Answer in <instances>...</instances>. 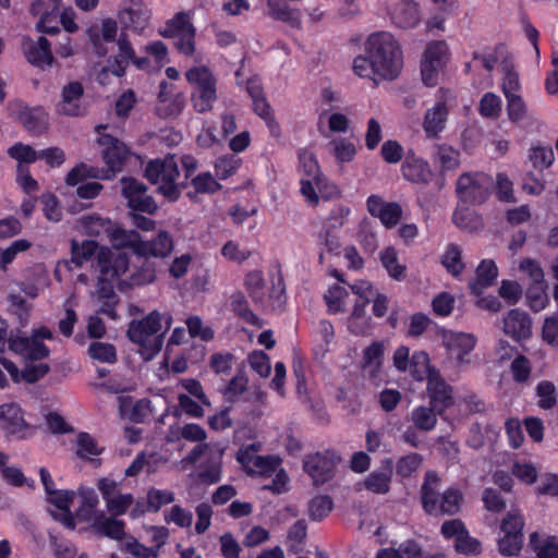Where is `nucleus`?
Masks as SVG:
<instances>
[{
  "label": "nucleus",
  "instance_id": "f257e3e1",
  "mask_svg": "<svg viewBox=\"0 0 558 558\" xmlns=\"http://www.w3.org/2000/svg\"><path fill=\"white\" fill-rule=\"evenodd\" d=\"M171 326V316L158 311L150 312L141 320H132L128 328L129 339L140 347L144 360H151L160 352L163 337Z\"/></svg>",
  "mask_w": 558,
  "mask_h": 558
},
{
  "label": "nucleus",
  "instance_id": "f03ea898",
  "mask_svg": "<svg viewBox=\"0 0 558 558\" xmlns=\"http://www.w3.org/2000/svg\"><path fill=\"white\" fill-rule=\"evenodd\" d=\"M439 476L434 471L425 474L421 486V501L424 511L434 517L454 515L460 512L464 500L460 489L450 487L442 494L439 492Z\"/></svg>",
  "mask_w": 558,
  "mask_h": 558
},
{
  "label": "nucleus",
  "instance_id": "7ed1b4c3",
  "mask_svg": "<svg viewBox=\"0 0 558 558\" xmlns=\"http://www.w3.org/2000/svg\"><path fill=\"white\" fill-rule=\"evenodd\" d=\"M367 54L373 58L375 72L383 78L393 80L403 65L402 51L389 33L373 34L367 40Z\"/></svg>",
  "mask_w": 558,
  "mask_h": 558
},
{
  "label": "nucleus",
  "instance_id": "20e7f679",
  "mask_svg": "<svg viewBox=\"0 0 558 558\" xmlns=\"http://www.w3.org/2000/svg\"><path fill=\"white\" fill-rule=\"evenodd\" d=\"M180 172L173 156L155 159L147 163L145 178L157 185V191L170 202L179 199L182 190L187 186L185 181L179 182Z\"/></svg>",
  "mask_w": 558,
  "mask_h": 558
},
{
  "label": "nucleus",
  "instance_id": "39448f33",
  "mask_svg": "<svg viewBox=\"0 0 558 558\" xmlns=\"http://www.w3.org/2000/svg\"><path fill=\"white\" fill-rule=\"evenodd\" d=\"M493 189V177L484 172H463L456 184V193L460 201L473 205L486 202Z\"/></svg>",
  "mask_w": 558,
  "mask_h": 558
},
{
  "label": "nucleus",
  "instance_id": "423d86ee",
  "mask_svg": "<svg viewBox=\"0 0 558 558\" xmlns=\"http://www.w3.org/2000/svg\"><path fill=\"white\" fill-rule=\"evenodd\" d=\"M52 338L53 335L47 327L34 330L31 337H27L22 331H17V336L10 341V351L29 361H40L47 357L50 352L41 340Z\"/></svg>",
  "mask_w": 558,
  "mask_h": 558
},
{
  "label": "nucleus",
  "instance_id": "0eeeda50",
  "mask_svg": "<svg viewBox=\"0 0 558 558\" xmlns=\"http://www.w3.org/2000/svg\"><path fill=\"white\" fill-rule=\"evenodd\" d=\"M159 34L166 38H173L177 49L186 56H192L195 51V28L190 22V16L180 12L168 21L166 26L159 31Z\"/></svg>",
  "mask_w": 558,
  "mask_h": 558
},
{
  "label": "nucleus",
  "instance_id": "6e6552de",
  "mask_svg": "<svg viewBox=\"0 0 558 558\" xmlns=\"http://www.w3.org/2000/svg\"><path fill=\"white\" fill-rule=\"evenodd\" d=\"M87 228L89 232L95 235H98L100 232L99 228H102L108 232L113 247L117 248L116 251L129 247L132 248L136 255L141 256L143 240L137 231L122 228L112 229L110 221L100 217H89Z\"/></svg>",
  "mask_w": 558,
  "mask_h": 558
},
{
  "label": "nucleus",
  "instance_id": "1a4fd4ad",
  "mask_svg": "<svg viewBox=\"0 0 558 558\" xmlns=\"http://www.w3.org/2000/svg\"><path fill=\"white\" fill-rule=\"evenodd\" d=\"M99 144L104 146L102 158L107 169L99 170L100 179L110 180L123 168L130 150L128 146L110 134L99 137Z\"/></svg>",
  "mask_w": 558,
  "mask_h": 558
},
{
  "label": "nucleus",
  "instance_id": "9d476101",
  "mask_svg": "<svg viewBox=\"0 0 558 558\" xmlns=\"http://www.w3.org/2000/svg\"><path fill=\"white\" fill-rule=\"evenodd\" d=\"M339 461L340 458L330 450L310 453L303 460V469L315 485H322L333 477Z\"/></svg>",
  "mask_w": 558,
  "mask_h": 558
},
{
  "label": "nucleus",
  "instance_id": "9b49d317",
  "mask_svg": "<svg viewBox=\"0 0 558 558\" xmlns=\"http://www.w3.org/2000/svg\"><path fill=\"white\" fill-rule=\"evenodd\" d=\"M120 182L122 196L132 210L146 214H154L157 210L155 198L147 193L148 189L143 182L129 177H123Z\"/></svg>",
  "mask_w": 558,
  "mask_h": 558
},
{
  "label": "nucleus",
  "instance_id": "f8f14e48",
  "mask_svg": "<svg viewBox=\"0 0 558 558\" xmlns=\"http://www.w3.org/2000/svg\"><path fill=\"white\" fill-rule=\"evenodd\" d=\"M84 87L78 81L65 84L60 94V100L56 105L58 114L65 117H84L88 112V106L83 101Z\"/></svg>",
  "mask_w": 558,
  "mask_h": 558
},
{
  "label": "nucleus",
  "instance_id": "ddd939ff",
  "mask_svg": "<svg viewBox=\"0 0 558 558\" xmlns=\"http://www.w3.org/2000/svg\"><path fill=\"white\" fill-rule=\"evenodd\" d=\"M441 343L448 356L461 366L470 363L466 356L474 350L476 338L471 333L446 330L441 332Z\"/></svg>",
  "mask_w": 558,
  "mask_h": 558
},
{
  "label": "nucleus",
  "instance_id": "4468645a",
  "mask_svg": "<svg viewBox=\"0 0 558 558\" xmlns=\"http://www.w3.org/2000/svg\"><path fill=\"white\" fill-rule=\"evenodd\" d=\"M99 275L118 281L126 272L130 266L129 256L120 251L101 248L97 255Z\"/></svg>",
  "mask_w": 558,
  "mask_h": 558
},
{
  "label": "nucleus",
  "instance_id": "2eb2a0df",
  "mask_svg": "<svg viewBox=\"0 0 558 558\" xmlns=\"http://www.w3.org/2000/svg\"><path fill=\"white\" fill-rule=\"evenodd\" d=\"M22 47L24 56L31 64L45 68L53 63L51 44L46 37L40 36L36 41L25 37Z\"/></svg>",
  "mask_w": 558,
  "mask_h": 558
},
{
  "label": "nucleus",
  "instance_id": "dca6fc26",
  "mask_svg": "<svg viewBox=\"0 0 558 558\" xmlns=\"http://www.w3.org/2000/svg\"><path fill=\"white\" fill-rule=\"evenodd\" d=\"M367 210L373 217L379 218L387 228L395 227L402 217V208L398 203H386L378 195H371L368 197Z\"/></svg>",
  "mask_w": 558,
  "mask_h": 558
},
{
  "label": "nucleus",
  "instance_id": "f3484780",
  "mask_svg": "<svg viewBox=\"0 0 558 558\" xmlns=\"http://www.w3.org/2000/svg\"><path fill=\"white\" fill-rule=\"evenodd\" d=\"M427 391L433 407L438 413L453 404L452 388L438 373H432L427 380Z\"/></svg>",
  "mask_w": 558,
  "mask_h": 558
},
{
  "label": "nucleus",
  "instance_id": "a211bd4d",
  "mask_svg": "<svg viewBox=\"0 0 558 558\" xmlns=\"http://www.w3.org/2000/svg\"><path fill=\"white\" fill-rule=\"evenodd\" d=\"M449 107L445 101H438L428 108L423 118V130L428 138H437L445 130Z\"/></svg>",
  "mask_w": 558,
  "mask_h": 558
},
{
  "label": "nucleus",
  "instance_id": "6ab92c4d",
  "mask_svg": "<svg viewBox=\"0 0 558 558\" xmlns=\"http://www.w3.org/2000/svg\"><path fill=\"white\" fill-rule=\"evenodd\" d=\"M392 474L393 461L391 458H386L378 470L371 472L364 478L363 485L374 494L385 495L390 490Z\"/></svg>",
  "mask_w": 558,
  "mask_h": 558
},
{
  "label": "nucleus",
  "instance_id": "aec40b11",
  "mask_svg": "<svg viewBox=\"0 0 558 558\" xmlns=\"http://www.w3.org/2000/svg\"><path fill=\"white\" fill-rule=\"evenodd\" d=\"M0 428L7 435H20L27 428L19 404L12 402L0 405Z\"/></svg>",
  "mask_w": 558,
  "mask_h": 558
},
{
  "label": "nucleus",
  "instance_id": "412c9836",
  "mask_svg": "<svg viewBox=\"0 0 558 558\" xmlns=\"http://www.w3.org/2000/svg\"><path fill=\"white\" fill-rule=\"evenodd\" d=\"M403 177L413 183L427 185L433 179V171L427 161L408 154L402 165Z\"/></svg>",
  "mask_w": 558,
  "mask_h": 558
},
{
  "label": "nucleus",
  "instance_id": "4be33fe9",
  "mask_svg": "<svg viewBox=\"0 0 558 558\" xmlns=\"http://www.w3.org/2000/svg\"><path fill=\"white\" fill-rule=\"evenodd\" d=\"M504 331L514 340L526 339L531 335V319L527 313L514 308L504 319Z\"/></svg>",
  "mask_w": 558,
  "mask_h": 558
},
{
  "label": "nucleus",
  "instance_id": "5701e85b",
  "mask_svg": "<svg viewBox=\"0 0 558 558\" xmlns=\"http://www.w3.org/2000/svg\"><path fill=\"white\" fill-rule=\"evenodd\" d=\"M92 526L98 534L114 541H122L126 535L124 521L107 517L104 511L95 514Z\"/></svg>",
  "mask_w": 558,
  "mask_h": 558
},
{
  "label": "nucleus",
  "instance_id": "b1692460",
  "mask_svg": "<svg viewBox=\"0 0 558 558\" xmlns=\"http://www.w3.org/2000/svg\"><path fill=\"white\" fill-rule=\"evenodd\" d=\"M498 276V268L494 260L484 259L476 268L475 277L470 280L469 289L472 294L480 295L485 289L493 286Z\"/></svg>",
  "mask_w": 558,
  "mask_h": 558
},
{
  "label": "nucleus",
  "instance_id": "393cba45",
  "mask_svg": "<svg viewBox=\"0 0 558 558\" xmlns=\"http://www.w3.org/2000/svg\"><path fill=\"white\" fill-rule=\"evenodd\" d=\"M391 19L400 28H413L421 21L418 7L412 0H400L391 13Z\"/></svg>",
  "mask_w": 558,
  "mask_h": 558
},
{
  "label": "nucleus",
  "instance_id": "a878e982",
  "mask_svg": "<svg viewBox=\"0 0 558 558\" xmlns=\"http://www.w3.org/2000/svg\"><path fill=\"white\" fill-rule=\"evenodd\" d=\"M17 119L34 135H41L48 130V114L40 107L22 109Z\"/></svg>",
  "mask_w": 558,
  "mask_h": 558
},
{
  "label": "nucleus",
  "instance_id": "bb28decb",
  "mask_svg": "<svg viewBox=\"0 0 558 558\" xmlns=\"http://www.w3.org/2000/svg\"><path fill=\"white\" fill-rule=\"evenodd\" d=\"M384 356V345L379 341L373 342L363 352L362 371L363 375L371 380L378 378Z\"/></svg>",
  "mask_w": 558,
  "mask_h": 558
},
{
  "label": "nucleus",
  "instance_id": "cd10ccee",
  "mask_svg": "<svg viewBox=\"0 0 558 558\" xmlns=\"http://www.w3.org/2000/svg\"><path fill=\"white\" fill-rule=\"evenodd\" d=\"M172 250V236L167 231H159L153 240L143 241L141 257H166Z\"/></svg>",
  "mask_w": 558,
  "mask_h": 558
},
{
  "label": "nucleus",
  "instance_id": "c85d7f7f",
  "mask_svg": "<svg viewBox=\"0 0 558 558\" xmlns=\"http://www.w3.org/2000/svg\"><path fill=\"white\" fill-rule=\"evenodd\" d=\"M268 13L274 19L286 22L292 27L301 25L300 12L287 4L284 0H268Z\"/></svg>",
  "mask_w": 558,
  "mask_h": 558
},
{
  "label": "nucleus",
  "instance_id": "c756f323",
  "mask_svg": "<svg viewBox=\"0 0 558 558\" xmlns=\"http://www.w3.org/2000/svg\"><path fill=\"white\" fill-rule=\"evenodd\" d=\"M98 244L96 241L86 240L78 243L75 240L71 242V260L64 262V265L71 270L70 264H74L76 267H82L83 264L89 260L97 252Z\"/></svg>",
  "mask_w": 558,
  "mask_h": 558
},
{
  "label": "nucleus",
  "instance_id": "7c9ffc66",
  "mask_svg": "<svg viewBox=\"0 0 558 558\" xmlns=\"http://www.w3.org/2000/svg\"><path fill=\"white\" fill-rule=\"evenodd\" d=\"M433 156L444 172L456 170L460 165V151L447 144L436 145Z\"/></svg>",
  "mask_w": 558,
  "mask_h": 558
},
{
  "label": "nucleus",
  "instance_id": "2f4dec72",
  "mask_svg": "<svg viewBox=\"0 0 558 558\" xmlns=\"http://www.w3.org/2000/svg\"><path fill=\"white\" fill-rule=\"evenodd\" d=\"M244 287L255 304H263L265 301V279L259 270L250 271L244 279Z\"/></svg>",
  "mask_w": 558,
  "mask_h": 558
},
{
  "label": "nucleus",
  "instance_id": "473e14b6",
  "mask_svg": "<svg viewBox=\"0 0 558 558\" xmlns=\"http://www.w3.org/2000/svg\"><path fill=\"white\" fill-rule=\"evenodd\" d=\"M78 496L81 497V506L77 510V515L84 521H90L95 519V514L98 512L96 508L98 506V496L93 488H78Z\"/></svg>",
  "mask_w": 558,
  "mask_h": 558
},
{
  "label": "nucleus",
  "instance_id": "72a5a7b5",
  "mask_svg": "<svg viewBox=\"0 0 558 558\" xmlns=\"http://www.w3.org/2000/svg\"><path fill=\"white\" fill-rule=\"evenodd\" d=\"M248 389V378L244 371L240 369L236 375L220 391L229 402H236Z\"/></svg>",
  "mask_w": 558,
  "mask_h": 558
},
{
  "label": "nucleus",
  "instance_id": "f704fd0d",
  "mask_svg": "<svg viewBox=\"0 0 558 558\" xmlns=\"http://www.w3.org/2000/svg\"><path fill=\"white\" fill-rule=\"evenodd\" d=\"M230 300H231L232 311L239 317H241L243 320H245L247 324H250L252 326L262 327L260 319L250 308L248 302L242 292H240V291L234 292L231 295Z\"/></svg>",
  "mask_w": 558,
  "mask_h": 558
},
{
  "label": "nucleus",
  "instance_id": "c9c22d12",
  "mask_svg": "<svg viewBox=\"0 0 558 558\" xmlns=\"http://www.w3.org/2000/svg\"><path fill=\"white\" fill-rule=\"evenodd\" d=\"M186 80L194 86V90L216 88V78L206 66H194L185 73Z\"/></svg>",
  "mask_w": 558,
  "mask_h": 558
},
{
  "label": "nucleus",
  "instance_id": "e433bc0d",
  "mask_svg": "<svg viewBox=\"0 0 558 558\" xmlns=\"http://www.w3.org/2000/svg\"><path fill=\"white\" fill-rule=\"evenodd\" d=\"M409 372L416 380L429 379L432 373H437L429 365L428 354L424 351L415 352L408 366Z\"/></svg>",
  "mask_w": 558,
  "mask_h": 558
},
{
  "label": "nucleus",
  "instance_id": "4c0bfd02",
  "mask_svg": "<svg viewBox=\"0 0 558 558\" xmlns=\"http://www.w3.org/2000/svg\"><path fill=\"white\" fill-rule=\"evenodd\" d=\"M9 311L16 316L21 326H26L29 320L32 304L21 293L11 292L8 295Z\"/></svg>",
  "mask_w": 558,
  "mask_h": 558
},
{
  "label": "nucleus",
  "instance_id": "58836bf2",
  "mask_svg": "<svg viewBox=\"0 0 558 558\" xmlns=\"http://www.w3.org/2000/svg\"><path fill=\"white\" fill-rule=\"evenodd\" d=\"M435 411L437 410L434 407H417L411 413V421L413 422L414 426L420 430H432L437 423V416Z\"/></svg>",
  "mask_w": 558,
  "mask_h": 558
},
{
  "label": "nucleus",
  "instance_id": "ea45409f",
  "mask_svg": "<svg viewBox=\"0 0 558 558\" xmlns=\"http://www.w3.org/2000/svg\"><path fill=\"white\" fill-rule=\"evenodd\" d=\"M525 522L521 510L512 504L510 509L500 522V530L504 534H518L523 535Z\"/></svg>",
  "mask_w": 558,
  "mask_h": 558
},
{
  "label": "nucleus",
  "instance_id": "a19ab883",
  "mask_svg": "<svg viewBox=\"0 0 558 558\" xmlns=\"http://www.w3.org/2000/svg\"><path fill=\"white\" fill-rule=\"evenodd\" d=\"M333 509V501L331 497L316 496L310 500L307 513L312 521H322L329 515Z\"/></svg>",
  "mask_w": 558,
  "mask_h": 558
},
{
  "label": "nucleus",
  "instance_id": "79ce46f5",
  "mask_svg": "<svg viewBox=\"0 0 558 558\" xmlns=\"http://www.w3.org/2000/svg\"><path fill=\"white\" fill-rule=\"evenodd\" d=\"M302 178L313 179L319 186L323 184V174L315 156L308 151H302L299 156Z\"/></svg>",
  "mask_w": 558,
  "mask_h": 558
},
{
  "label": "nucleus",
  "instance_id": "37998d69",
  "mask_svg": "<svg viewBox=\"0 0 558 558\" xmlns=\"http://www.w3.org/2000/svg\"><path fill=\"white\" fill-rule=\"evenodd\" d=\"M462 251L456 244H449L445 254L441 256V264L453 277L461 275L464 264L461 258Z\"/></svg>",
  "mask_w": 558,
  "mask_h": 558
},
{
  "label": "nucleus",
  "instance_id": "c03bdc74",
  "mask_svg": "<svg viewBox=\"0 0 558 558\" xmlns=\"http://www.w3.org/2000/svg\"><path fill=\"white\" fill-rule=\"evenodd\" d=\"M88 355L101 363L113 364L117 362L116 347L108 342L94 341L88 347Z\"/></svg>",
  "mask_w": 558,
  "mask_h": 558
},
{
  "label": "nucleus",
  "instance_id": "a18cd8bd",
  "mask_svg": "<svg viewBox=\"0 0 558 558\" xmlns=\"http://www.w3.org/2000/svg\"><path fill=\"white\" fill-rule=\"evenodd\" d=\"M482 501L487 511L494 513H501L507 508V498L504 494L493 487H487L482 493Z\"/></svg>",
  "mask_w": 558,
  "mask_h": 558
},
{
  "label": "nucleus",
  "instance_id": "49530a36",
  "mask_svg": "<svg viewBox=\"0 0 558 558\" xmlns=\"http://www.w3.org/2000/svg\"><path fill=\"white\" fill-rule=\"evenodd\" d=\"M191 99L196 112H208L213 109L214 102L217 100V89L203 88V90H193Z\"/></svg>",
  "mask_w": 558,
  "mask_h": 558
},
{
  "label": "nucleus",
  "instance_id": "de8ad7c7",
  "mask_svg": "<svg viewBox=\"0 0 558 558\" xmlns=\"http://www.w3.org/2000/svg\"><path fill=\"white\" fill-rule=\"evenodd\" d=\"M380 260L383 266L386 268L390 277L397 280H401L405 275V266L399 264L397 252L393 247H387L380 253Z\"/></svg>",
  "mask_w": 558,
  "mask_h": 558
},
{
  "label": "nucleus",
  "instance_id": "09e8293b",
  "mask_svg": "<svg viewBox=\"0 0 558 558\" xmlns=\"http://www.w3.org/2000/svg\"><path fill=\"white\" fill-rule=\"evenodd\" d=\"M423 457L420 453L411 452L398 459L396 473L402 478L412 476L422 465Z\"/></svg>",
  "mask_w": 558,
  "mask_h": 558
},
{
  "label": "nucleus",
  "instance_id": "8fccbe9b",
  "mask_svg": "<svg viewBox=\"0 0 558 558\" xmlns=\"http://www.w3.org/2000/svg\"><path fill=\"white\" fill-rule=\"evenodd\" d=\"M538 407L543 410H550L557 404L556 387L551 381L542 380L536 386Z\"/></svg>",
  "mask_w": 558,
  "mask_h": 558
},
{
  "label": "nucleus",
  "instance_id": "3c124183",
  "mask_svg": "<svg viewBox=\"0 0 558 558\" xmlns=\"http://www.w3.org/2000/svg\"><path fill=\"white\" fill-rule=\"evenodd\" d=\"M348 295L349 293L344 288L338 284L332 286L324 295L328 311L332 314L343 313L345 310L344 300Z\"/></svg>",
  "mask_w": 558,
  "mask_h": 558
},
{
  "label": "nucleus",
  "instance_id": "603ef678",
  "mask_svg": "<svg viewBox=\"0 0 558 558\" xmlns=\"http://www.w3.org/2000/svg\"><path fill=\"white\" fill-rule=\"evenodd\" d=\"M502 72L505 74L502 78V92L505 97L511 96V94H518L521 85L519 75L514 71L512 63L507 61V57L502 61Z\"/></svg>",
  "mask_w": 558,
  "mask_h": 558
},
{
  "label": "nucleus",
  "instance_id": "864d4df0",
  "mask_svg": "<svg viewBox=\"0 0 558 558\" xmlns=\"http://www.w3.org/2000/svg\"><path fill=\"white\" fill-rule=\"evenodd\" d=\"M241 165V158L235 154L222 156L215 163L216 174L219 179H227L235 173Z\"/></svg>",
  "mask_w": 558,
  "mask_h": 558
},
{
  "label": "nucleus",
  "instance_id": "5fc2aeb1",
  "mask_svg": "<svg viewBox=\"0 0 558 558\" xmlns=\"http://www.w3.org/2000/svg\"><path fill=\"white\" fill-rule=\"evenodd\" d=\"M156 279V267L155 263L148 259H144L138 268L132 274L130 280L131 284L142 286L151 283Z\"/></svg>",
  "mask_w": 558,
  "mask_h": 558
},
{
  "label": "nucleus",
  "instance_id": "6e6d98bb",
  "mask_svg": "<svg viewBox=\"0 0 558 558\" xmlns=\"http://www.w3.org/2000/svg\"><path fill=\"white\" fill-rule=\"evenodd\" d=\"M510 371L515 383L525 384L530 380L532 365L527 357L519 355L511 362Z\"/></svg>",
  "mask_w": 558,
  "mask_h": 558
},
{
  "label": "nucleus",
  "instance_id": "4d7b16f0",
  "mask_svg": "<svg viewBox=\"0 0 558 558\" xmlns=\"http://www.w3.org/2000/svg\"><path fill=\"white\" fill-rule=\"evenodd\" d=\"M506 99L507 113L512 122H520L527 117V107L519 94H511Z\"/></svg>",
  "mask_w": 558,
  "mask_h": 558
},
{
  "label": "nucleus",
  "instance_id": "13d9d810",
  "mask_svg": "<svg viewBox=\"0 0 558 558\" xmlns=\"http://www.w3.org/2000/svg\"><path fill=\"white\" fill-rule=\"evenodd\" d=\"M530 159L536 169H546L550 167L555 160V154L549 146H536L531 148Z\"/></svg>",
  "mask_w": 558,
  "mask_h": 558
},
{
  "label": "nucleus",
  "instance_id": "bf43d9fd",
  "mask_svg": "<svg viewBox=\"0 0 558 558\" xmlns=\"http://www.w3.org/2000/svg\"><path fill=\"white\" fill-rule=\"evenodd\" d=\"M86 178L100 179L98 169L88 167L85 163H80L66 174L65 182L68 185L75 186Z\"/></svg>",
  "mask_w": 558,
  "mask_h": 558
},
{
  "label": "nucleus",
  "instance_id": "052dcab7",
  "mask_svg": "<svg viewBox=\"0 0 558 558\" xmlns=\"http://www.w3.org/2000/svg\"><path fill=\"white\" fill-rule=\"evenodd\" d=\"M8 155L17 160L19 165L32 163L38 159V153L29 145L15 143L8 149Z\"/></svg>",
  "mask_w": 558,
  "mask_h": 558
},
{
  "label": "nucleus",
  "instance_id": "680f3d73",
  "mask_svg": "<svg viewBox=\"0 0 558 558\" xmlns=\"http://www.w3.org/2000/svg\"><path fill=\"white\" fill-rule=\"evenodd\" d=\"M281 463V459L275 456H257L248 473H256L259 475H268L277 471Z\"/></svg>",
  "mask_w": 558,
  "mask_h": 558
},
{
  "label": "nucleus",
  "instance_id": "e2e57ef3",
  "mask_svg": "<svg viewBox=\"0 0 558 558\" xmlns=\"http://www.w3.org/2000/svg\"><path fill=\"white\" fill-rule=\"evenodd\" d=\"M133 502L132 494H118L106 502V508L112 517H119L124 514Z\"/></svg>",
  "mask_w": 558,
  "mask_h": 558
},
{
  "label": "nucleus",
  "instance_id": "0e129e2a",
  "mask_svg": "<svg viewBox=\"0 0 558 558\" xmlns=\"http://www.w3.org/2000/svg\"><path fill=\"white\" fill-rule=\"evenodd\" d=\"M523 539V535L504 534V536L498 541L499 551L504 556H515L522 549Z\"/></svg>",
  "mask_w": 558,
  "mask_h": 558
},
{
  "label": "nucleus",
  "instance_id": "69168bd1",
  "mask_svg": "<svg viewBox=\"0 0 558 558\" xmlns=\"http://www.w3.org/2000/svg\"><path fill=\"white\" fill-rule=\"evenodd\" d=\"M331 153L340 162H349L355 156V146L347 140H333L329 143Z\"/></svg>",
  "mask_w": 558,
  "mask_h": 558
},
{
  "label": "nucleus",
  "instance_id": "338daca9",
  "mask_svg": "<svg viewBox=\"0 0 558 558\" xmlns=\"http://www.w3.org/2000/svg\"><path fill=\"white\" fill-rule=\"evenodd\" d=\"M519 269L527 275L532 284H546L544 270L537 260L523 258L519 264Z\"/></svg>",
  "mask_w": 558,
  "mask_h": 558
},
{
  "label": "nucleus",
  "instance_id": "774afa93",
  "mask_svg": "<svg viewBox=\"0 0 558 558\" xmlns=\"http://www.w3.org/2000/svg\"><path fill=\"white\" fill-rule=\"evenodd\" d=\"M233 354L226 353H214L209 359V366L217 375H229L233 365Z\"/></svg>",
  "mask_w": 558,
  "mask_h": 558
}]
</instances>
